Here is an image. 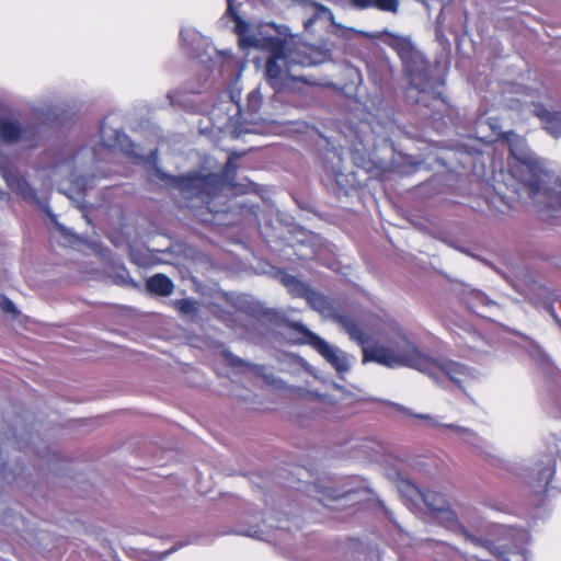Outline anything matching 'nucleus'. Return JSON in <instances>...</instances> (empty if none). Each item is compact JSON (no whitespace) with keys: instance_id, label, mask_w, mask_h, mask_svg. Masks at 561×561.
Masks as SVG:
<instances>
[{"instance_id":"obj_1","label":"nucleus","mask_w":561,"mask_h":561,"mask_svg":"<svg viewBox=\"0 0 561 561\" xmlns=\"http://www.w3.org/2000/svg\"><path fill=\"white\" fill-rule=\"evenodd\" d=\"M236 22L240 46L256 48L270 53L265 66V77L273 90L272 107L277 104L298 105L307 95L311 82L293 70L296 66L311 67L325 62L329 50L307 43L298 42L286 25L274 23L250 27L238 15L229 14Z\"/></svg>"},{"instance_id":"obj_2","label":"nucleus","mask_w":561,"mask_h":561,"mask_svg":"<svg viewBox=\"0 0 561 561\" xmlns=\"http://www.w3.org/2000/svg\"><path fill=\"white\" fill-rule=\"evenodd\" d=\"M366 362H375L389 368L410 367L436 381L445 375L459 387L476 378L474 371L460 363L446 358L436 359L425 354L398 323H393L386 332L385 343L364 347V363Z\"/></svg>"},{"instance_id":"obj_3","label":"nucleus","mask_w":561,"mask_h":561,"mask_svg":"<svg viewBox=\"0 0 561 561\" xmlns=\"http://www.w3.org/2000/svg\"><path fill=\"white\" fill-rule=\"evenodd\" d=\"M503 140L514 160L513 176L523 185L531 198L546 196L552 182L551 173L528 148L526 140L513 131L503 135Z\"/></svg>"},{"instance_id":"obj_4","label":"nucleus","mask_w":561,"mask_h":561,"mask_svg":"<svg viewBox=\"0 0 561 561\" xmlns=\"http://www.w3.org/2000/svg\"><path fill=\"white\" fill-rule=\"evenodd\" d=\"M396 48L405 64V71L410 77L411 88L408 98L415 103H424L432 95L434 84L431 77V67L419 54L413 53L412 45L407 39L396 41Z\"/></svg>"},{"instance_id":"obj_5","label":"nucleus","mask_w":561,"mask_h":561,"mask_svg":"<svg viewBox=\"0 0 561 561\" xmlns=\"http://www.w3.org/2000/svg\"><path fill=\"white\" fill-rule=\"evenodd\" d=\"M401 492L411 502L412 506L419 507L423 503L434 518L446 527H453L457 523L456 514L450 510L448 501L444 495L434 491H421L416 485L405 482Z\"/></svg>"},{"instance_id":"obj_6","label":"nucleus","mask_w":561,"mask_h":561,"mask_svg":"<svg viewBox=\"0 0 561 561\" xmlns=\"http://www.w3.org/2000/svg\"><path fill=\"white\" fill-rule=\"evenodd\" d=\"M290 327L304 335L308 342L336 369L339 374L350 370V359L345 352L329 344L327 341L316 335L307 329L301 322H293Z\"/></svg>"},{"instance_id":"obj_7","label":"nucleus","mask_w":561,"mask_h":561,"mask_svg":"<svg viewBox=\"0 0 561 561\" xmlns=\"http://www.w3.org/2000/svg\"><path fill=\"white\" fill-rule=\"evenodd\" d=\"M216 175H193L183 178H170V183L178 187L185 198L199 197L202 202L209 197L218 183Z\"/></svg>"},{"instance_id":"obj_8","label":"nucleus","mask_w":561,"mask_h":561,"mask_svg":"<svg viewBox=\"0 0 561 561\" xmlns=\"http://www.w3.org/2000/svg\"><path fill=\"white\" fill-rule=\"evenodd\" d=\"M396 408H397V410H399L400 412H402L404 414H408V415H411V416H414L416 419L425 421L430 426H444L446 428L455 431L458 438H460L463 442L472 445L473 447L482 448L483 445H484V440L480 436H478L474 432L469 430V428L460 427V426H457V425H454V424H440L437 421V419L435 416H433V415H430V414H413V413H411V411L409 409H407L404 407H401V405H398V404L396 405Z\"/></svg>"},{"instance_id":"obj_9","label":"nucleus","mask_w":561,"mask_h":561,"mask_svg":"<svg viewBox=\"0 0 561 561\" xmlns=\"http://www.w3.org/2000/svg\"><path fill=\"white\" fill-rule=\"evenodd\" d=\"M531 111L543 122L549 134L561 137V111H550L540 105H534Z\"/></svg>"},{"instance_id":"obj_10","label":"nucleus","mask_w":561,"mask_h":561,"mask_svg":"<svg viewBox=\"0 0 561 561\" xmlns=\"http://www.w3.org/2000/svg\"><path fill=\"white\" fill-rule=\"evenodd\" d=\"M308 305L319 312L322 317L332 319L334 322L336 321V317H340L342 313H339L333 302L325 296L313 291L308 295L307 299Z\"/></svg>"},{"instance_id":"obj_11","label":"nucleus","mask_w":561,"mask_h":561,"mask_svg":"<svg viewBox=\"0 0 561 561\" xmlns=\"http://www.w3.org/2000/svg\"><path fill=\"white\" fill-rule=\"evenodd\" d=\"M3 179L7 185L16 194L22 196L24 199L35 201V190L20 175L16 173L5 170L3 172Z\"/></svg>"},{"instance_id":"obj_12","label":"nucleus","mask_w":561,"mask_h":561,"mask_svg":"<svg viewBox=\"0 0 561 561\" xmlns=\"http://www.w3.org/2000/svg\"><path fill=\"white\" fill-rule=\"evenodd\" d=\"M348 335L364 348L369 340L368 334L360 328V325L346 314L336 317L335 321Z\"/></svg>"},{"instance_id":"obj_13","label":"nucleus","mask_w":561,"mask_h":561,"mask_svg":"<svg viewBox=\"0 0 561 561\" xmlns=\"http://www.w3.org/2000/svg\"><path fill=\"white\" fill-rule=\"evenodd\" d=\"M263 108V94L261 92V88L257 87L250 91L247 96V104H245V112L250 116V119H266L263 115L268 116L272 114L264 108L263 112L261 110Z\"/></svg>"},{"instance_id":"obj_14","label":"nucleus","mask_w":561,"mask_h":561,"mask_svg":"<svg viewBox=\"0 0 561 561\" xmlns=\"http://www.w3.org/2000/svg\"><path fill=\"white\" fill-rule=\"evenodd\" d=\"M0 138L4 142L13 144L20 139H26V131L22 130L19 123L14 119H0Z\"/></svg>"},{"instance_id":"obj_15","label":"nucleus","mask_w":561,"mask_h":561,"mask_svg":"<svg viewBox=\"0 0 561 561\" xmlns=\"http://www.w3.org/2000/svg\"><path fill=\"white\" fill-rule=\"evenodd\" d=\"M147 288L154 294L169 296L173 290V284L165 275L156 274L147 280Z\"/></svg>"},{"instance_id":"obj_16","label":"nucleus","mask_w":561,"mask_h":561,"mask_svg":"<svg viewBox=\"0 0 561 561\" xmlns=\"http://www.w3.org/2000/svg\"><path fill=\"white\" fill-rule=\"evenodd\" d=\"M465 345L467 346L469 353L471 355H477L481 353H486L488 343L477 332H468L467 337L465 339Z\"/></svg>"},{"instance_id":"obj_17","label":"nucleus","mask_w":561,"mask_h":561,"mask_svg":"<svg viewBox=\"0 0 561 561\" xmlns=\"http://www.w3.org/2000/svg\"><path fill=\"white\" fill-rule=\"evenodd\" d=\"M310 5H312L314 9H316V12L313 14V16L309 18L306 22H305V28H309L317 19H327L329 20L332 24L334 23L333 21V13L331 12V10L320 3H316V2H311Z\"/></svg>"},{"instance_id":"obj_18","label":"nucleus","mask_w":561,"mask_h":561,"mask_svg":"<svg viewBox=\"0 0 561 561\" xmlns=\"http://www.w3.org/2000/svg\"><path fill=\"white\" fill-rule=\"evenodd\" d=\"M556 473V460L548 458L541 468L538 469V479L541 483L548 484Z\"/></svg>"},{"instance_id":"obj_19","label":"nucleus","mask_w":561,"mask_h":561,"mask_svg":"<svg viewBox=\"0 0 561 561\" xmlns=\"http://www.w3.org/2000/svg\"><path fill=\"white\" fill-rule=\"evenodd\" d=\"M490 302L491 301L489 300V298L479 290L471 291L467 299L469 308H471L476 312L479 306H488Z\"/></svg>"},{"instance_id":"obj_20","label":"nucleus","mask_w":561,"mask_h":561,"mask_svg":"<svg viewBox=\"0 0 561 561\" xmlns=\"http://www.w3.org/2000/svg\"><path fill=\"white\" fill-rule=\"evenodd\" d=\"M293 295L304 297L306 300L308 299V295L312 293V290L302 282L297 280V283L288 289Z\"/></svg>"},{"instance_id":"obj_21","label":"nucleus","mask_w":561,"mask_h":561,"mask_svg":"<svg viewBox=\"0 0 561 561\" xmlns=\"http://www.w3.org/2000/svg\"><path fill=\"white\" fill-rule=\"evenodd\" d=\"M0 309L5 313H10L13 316L18 314L15 305L5 296H0Z\"/></svg>"},{"instance_id":"obj_22","label":"nucleus","mask_w":561,"mask_h":561,"mask_svg":"<svg viewBox=\"0 0 561 561\" xmlns=\"http://www.w3.org/2000/svg\"><path fill=\"white\" fill-rule=\"evenodd\" d=\"M198 34L194 30L185 28L181 31V38L183 42H188L193 44L198 39Z\"/></svg>"},{"instance_id":"obj_23","label":"nucleus","mask_w":561,"mask_h":561,"mask_svg":"<svg viewBox=\"0 0 561 561\" xmlns=\"http://www.w3.org/2000/svg\"><path fill=\"white\" fill-rule=\"evenodd\" d=\"M178 308L183 313H191L195 310V304L188 299H182L178 301Z\"/></svg>"},{"instance_id":"obj_24","label":"nucleus","mask_w":561,"mask_h":561,"mask_svg":"<svg viewBox=\"0 0 561 561\" xmlns=\"http://www.w3.org/2000/svg\"><path fill=\"white\" fill-rule=\"evenodd\" d=\"M113 133L115 134V145L125 148V141L127 140L126 135L118 130H113ZM108 146H114V144H108Z\"/></svg>"},{"instance_id":"obj_25","label":"nucleus","mask_w":561,"mask_h":561,"mask_svg":"<svg viewBox=\"0 0 561 561\" xmlns=\"http://www.w3.org/2000/svg\"><path fill=\"white\" fill-rule=\"evenodd\" d=\"M297 280L298 279L296 277L291 276V275H285V276L282 277L283 284L288 289H290V287L294 286L297 283Z\"/></svg>"},{"instance_id":"obj_26","label":"nucleus","mask_w":561,"mask_h":561,"mask_svg":"<svg viewBox=\"0 0 561 561\" xmlns=\"http://www.w3.org/2000/svg\"><path fill=\"white\" fill-rule=\"evenodd\" d=\"M231 101H232V102H234V104H236L237 113H241L243 110H242V107H241V105H240V103H239V101H240V94H239V93H238V94L232 93V94H231Z\"/></svg>"},{"instance_id":"obj_27","label":"nucleus","mask_w":561,"mask_h":561,"mask_svg":"<svg viewBox=\"0 0 561 561\" xmlns=\"http://www.w3.org/2000/svg\"><path fill=\"white\" fill-rule=\"evenodd\" d=\"M225 356L228 360H230L231 364H237L241 362L240 359L236 358L231 353L225 352Z\"/></svg>"},{"instance_id":"obj_28","label":"nucleus","mask_w":561,"mask_h":561,"mask_svg":"<svg viewBox=\"0 0 561 561\" xmlns=\"http://www.w3.org/2000/svg\"><path fill=\"white\" fill-rule=\"evenodd\" d=\"M231 170H234V165L232 163V160L229 159L226 165V175H229Z\"/></svg>"},{"instance_id":"obj_29","label":"nucleus","mask_w":561,"mask_h":561,"mask_svg":"<svg viewBox=\"0 0 561 561\" xmlns=\"http://www.w3.org/2000/svg\"><path fill=\"white\" fill-rule=\"evenodd\" d=\"M227 2H228L227 14H234V7H233L232 0H227Z\"/></svg>"},{"instance_id":"obj_30","label":"nucleus","mask_w":561,"mask_h":561,"mask_svg":"<svg viewBox=\"0 0 561 561\" xmlns=\"http://www.w3.org/2000/svg\"><path fill=\"white\" fill-rule=\"evenodd\" d=\"M319 398H320L323 402H330V403H333V401L329 398V396H325V394H319Z\"/></svg>"},{"instance_id":"obj_31","label":"nucleus","mask_w":561,"mask_h":561,"mask_svg":"<svg viewBox=\"0 0 561 561\" xmlns=\"http://www.w3.org/2000/svg\"><path fill=\"white\" fill-rule=\"evenodd\" d=\"M41 115L45 118V119H50L54 115H51L50 113H47V114H44V113H41Z\"/></svg>"},{"instance_id":"obj_32","label":"nucleus","mask_w":561,"mask_h":561,"mask_svg":"<svg viewBox=\"0 0 561 561\" xmlns=\"http://www.w3.org/2000/svg\"><path fill=\"white\" fill-rule=\"evenodd\" d=\"M467 538H468L469 540H471L472 542H474V543H478V541H479L478 539H474L473 537L468 536V535H467Z\"/></svg>"},{"instance_id":"obj_33","label":"nucleus","mask_w":561,"mask_h":561,"mask_svg":"<svg viewBox=\"0 0 561 561\" xmlns=\"http://www.w3.org/2000/svg\"><path fill=\"white\" fill-rule=\"evenodd\" d=\"M4 197V193L0 190V199Z\"/></svg>"},{"instance_id":"obj_34","label":"nucleus","mask_w":561,"mask_h":561,"mask_svg":"<svg viewBox=\"0 0 561 561\" xmlns=\"http://www.w3.org/2000/svg\"><path fill=\"white\" fill-rule=\"evenodd\" d=\"M251 537H255L257 536V531H255L254 534H250Z\"/></svg>"},{"instance_id":"obj_35","label":"nucleus","mask_w":561,"mask_h":561,"mask_svg":"<svg viewBox=\"0 0 561 561\" xmlns=\"http://www.w3.org/2000/svg\"><path fill=\"white\" fill-rule=\"evenodd\" d=\"M557 321H558V323H559V325H560V328H561V321H560V320H557Z\"/></svg>"},{"instance_id":"obj_36","label":"nucleus","mask_w":561,"mask_h":561,"mask_svg":"<svg viewBox=\"0 0 561 561\" xmlns=\"http://www.w3.org/2000/svg\"><path fill=\"white\" fill-rule=\"evenodd\" d=\"M304 2L308 3V0H302Z\"/></svg>"}]
</instances>
